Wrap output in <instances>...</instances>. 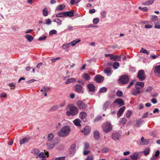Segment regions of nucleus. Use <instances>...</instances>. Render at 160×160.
I'll return each instance as SVG.
<instances>
[{"label": "nucleus", "instance_id": "nucleus-1", "mask_svg": "<svg viewBox=\"0 0 160 160\" xmlns=\"http://www.w3.org/2000/svg\"><path fill=\"white\" fill-rule=\"evenodd\" d=\"M71 131L70 127L68 126L62 127L58 132V136L62 137H65L68 136Z\"/></svg>", "mask_w": 160, "mask_h": 160}, {"label": "nucleus", "instance_id": "nucleus-2", "mask_svg": "<svg viewBox=\"0 0 160 160\" xmlns=\"http://www.w3.org/2000/svg\"><path fill=\"white\" fill-rule=\"evenodd\" d=\"M68 110L66 113L67 116H74L78 112V108L72 104H69L68 106Z\"/></svg>", "mask_w": 160, "mask_h": 160}, {"label": "nucleus", "instance_id": "nucleus-3", "mask_svg": "<svg viewBox=\"0 0 160 160\" xmlns=\"http://www.w3.org/2000/svg\"><path fill=\"white\" fill-rule=\"evenodd\" d=\"M102 128L104 132L107 133L112 131V126L110 122H107L102 125Z\"/></svg>", "mask_w": 160, "mask_h": 160}, {"label": "nucleus", "instance_id": "nucleus-4", "mask_svg": "<svg viewBox=\"0 0 160 160\" xmlns=\"http://www.w3.org/2000/svg\"><path fill=\"white\" fill-rule=\"evenodd\" d=\"M137 77L139 80L142 81L146 78L144 71L142 70H139L138 72Z\"/></svg>", "mask_w": 160, "mask_h": 160}, {"label": "nucleus", "instance_id": "nucleus-5", "mask_svg": "<svg viewBox=\"0 0 160 160\" xmlns=\"http://www.w3.org/2000/svg\"><path fill=\"white\" fill-rule=\"evenodd\" d=\"M118 80L122 84H126L128 82L129 80V78L128 76L126 75H123L119 78Z\"/></svg>", "mask_w": 160, "mask_h": 160}, {"label": "nucleus", "instance_id": "nucleus-6", "mask_svg": "<svg viewBox=\"0 0 160 160\" xmlns=\"http://www.w3.org/2000/svg\"><path fill=\"white\" fill-rule=\"evenodd\" d=\"M94 79L97 82L101 83L103 81L104 78L100 75H97L95 76Z\"/></svg>", "mask_w": 160, "mask_h": 160}, {"label": "nucleus", "instance_id": "nucleus-7", "mask_svg": "<svg viewBox=\"0 0 160 160\" xmlns=\"http://www.w3.org/2000/svg\"><path fill=\"white\" fill-rule=\"evenodd\" d=\"M139 154V152H135L130 156V158L132 160H137L138 159Z\"/></svg>", "mask_w": 160, "mask_h": 160}, {"label": "nucleus", "instance_id": "nucleus-8", "mask_svg": "<svg viewBox=\"0 0 160 160\" xmlns=\"http://www.w3.org/2000/svg\"><path fill=\"white\" fill-rule=\"evenodd\" d=\"M74 89L77 92L80 93L82 90V87L80 84H77L74 86Z\"/></svg>", "mask_w": 160, "mask_h": 160}, {"label": "nucleus", "instance_id": "nucleus-9", "mask_svg": "<svg viewBox=\"0 0 160 160\" xmlns=\"http://www.w3.org/2000/svg\"><path fill=\"white\" fill-rule=\"evenodd\" d=\"M77 104V106L80 108L84 109L86 107V105L82 101H78Z\"/></svg>", "mask_w": 160, "mask_h": 160}, {"label": "nucleus", "instance_id": "nucleus-10", "mask_svg": "<svg viewBox=\"0 0 160 160\" xmlns=\"http://www.w3.org/2000/svg\"><path fill=\"white\" fill-rule=\"evenodd\" d=\"M87 87L90 92H93L95 90V86L92 83L88 84L87 85Z\"/></svg>", "mask_w": 160, "mask_h": 160}, {"label": "nucleus", "instance_id": "nucleus-11", "mask_svg": "<svg viewBox=\"0 0 160 160\" xmlns=\"http://www.w3.org/2000/svg\"><path fill=\"white\" fill-rule=\"evenodd\" d=\"M154 72L155 75L158 74L157 75V76L160 77V76L159 75L160 74V65H158L155 67Z\"/></svg>", "mask_w": 160, "mask_h": 160}, {"label": "nucleus", "instance_id": "nucleus-12", "mask_svg": "<svg viewBox=\"0 0 160 160\" xmlns=\"http://www.w3.org/2000/svg\"><path fill=\"white\" fill-rule=\"evenodd\" d=\"M47 144L48 148L49 149H52L55 146V143L53 141H49Z\"/></svg>", "mask_w": 160, "mask_h": 160}, {"label": "nucleus", "instance_id": "nucleus-13", "mask_svg": "<svg viewBox=\"0 0 160 160\" xmlns=\"http://www.w3.org/2000/svg\"><path fill=\"white\" fill-rule=\"evenodd\" d=\"M90 130L91 129L90 127L88 126H87L84 128L83 130H82L81 131L82 132H84L85 135H87L90 133Z\"/></svg>", "mask_w": 160, "mask_h": 160}, {"label": "nucleus", "instance_id": "nucleus-14", "mask_svg": "<svg viewBox=\"0 0 160 160\" xmlns=\"http://www.w3.org/2000/svg\"><path fill=\"white\" fill-rule=\"evenodd\" d=\"M74 10H71L68 12H64V14L65 17H72L74 16Z\"/></svg>", "mask_w": 160, "mask_h": 160}, {"label": "nucleus", "instance_id": "nucleus-15", "mask_svg": "<svg viewBox=\"0 0 160 160\" xmlns=\"http://www.w3.org/2000/svg\"><path fill=\"white\" fill-rule=\"evenodd\" d=\"M125 109V107L123 106L120 108L117 112V115L118 117L119 118Z\"/></svg>", "mask_w": 160, "mask_h": 160}, {"label": "nucleus", "instance_id": "nucleus-16", "mask_svg": "<svg viewBox=\"0 0 160 160\" xmlns=\"http://www.w3.org/2000/svg\"><path fill=\"white\" fill-rule=\"evenodd\" d=\"M103 72L105 73L108 76L110 75L112 73L111 68L109 67H108L106 69H104L103 70Z\"/></svg>", "mask_w": 160, "mask_h": 160}, {"label": "nucleus", "instance_id": "nucleus-17", "mask_svg": "<svg viewBox=\"0 0 160 160\" xmlns=\"http://www.w3.org/2000/svg\"><path fill=\"white\" fill-rule=\"evenodd\" d=\"M93 136L96 140H98L100 138V133L97 130L95 131L94 132Z\"/></svg>", "mask_w": 160, "mask_h": 160}, {"label": "nucleus", "instance_id": "nucleus-18", "mask_svg": "<svg viewBox=\"0 0 160 160\" xmlns=\"http://www.w3.org/2000/svg\"><path fill=\"white\" fill-rule=\"evenodd\" d=\"M69 152L70 156H72L76 152V149L75 147L74 146H72L69 149Z\"/></svg>", "mask_w": 160, "mask_h": 160}, {"label": "nucleus", "instance_id": "nucleus-19", "mask_svg": "<svg viewBox=\"0 0 160 160\" xmlns=\"http://www.w3.org/2000/svg\"><path fill=\"white\" fill-rule=\"evenodd\" d=\"M120 137V135L118 133H114L112 135V139L115 140H118Z\"/></svg>", "mask_w": 160, "mask_h": 160}, {"label": "nucleus", "instance_id": "nucleus-20", "mask_svg": "<svg viewBox=\"0 0 160 160\" xmlns=\"http://www.w3.org/2000/svg\"><path fill=\"white\" fill-rule=\"evenodd\" d=\"M73 122L76 126H77L81 127V124L80 123L81 121L79 119H76L73 121Z\"/></svg>", "mask_w": 160, "mask_h": 160}, {"label": "nucleus", "instance_id": "nucleus-21", "mask_svg": "<svg viewBox=\"0 0 160 160\" xmlns=\"http://www.w3.org/2000/svg\"><path fill=\"white\" fill-rule=\"evenodd\" d=\"M82 78L86 81H88L90 79L89 75L87 73H84L82 75Z\"/></svg>", "mask_w": 160, "mask_h": 160}, {"label": "nucleus", "instance_id": "nucleus-22", "mask_svg": "<svg viewBox=\"0 0 160 160\" xmlns=\"http://www.w3.org/2000/svg\"><path fill=\"white\" fill-rule=\"evenodd\" d=\"M29 140L30 138H24L21 139L19 141L21 145H22L23 143L28 142L29 141Z\"/></svg>", "mask_w": 160, "mask_h": 160}, {"label": "nucleus", "instance_id": "nucleus-23", "mask_svg": "<svg viewBox=\"0 0 160 160\" xmlns=\"http://www.w3.org/2000/svg\"><path fill=\"white\" fill-rule=\"evenodd\" d=\"M76 79L75 78H71L68 79L66 82L65 84H67L72 82H76Z\"/></svg>", "mask_w": 160, "mask_h": 160}, {"label": "nucleus", "instance_id": "nucleus-24", "mask_svg": "<svg viewBox=\"0 0 160 160\" xmlns=\"http://www.w3.org/2000/svg\"><path fill=\"white\" fill-rule=\"evenodd\" d=\"M65 7V5L64 4H59L57 7L56 10L58 11H62L63 10Z\"/></svg>", "mask_w": 160, "mask_h": 160}, {"label": "nucleus", "instance_id": "nucleus-25", "mask_svg": "<svg viewBox=\"0 0 160 160\" xmlns=\"http://www.w3.org/2000/svg\"><path fill=\"white\" fill-rule=\"evenodd\" d=\"M25 38L29 42H32L34 39V38L32 36L29 34H27L25 35Z\"/></svg>", "mask_w": 160, "mask_h": 160}, {"label": "nucleus", "instance_id": "nucleus-26", "mask_svg": "<svg viewBox=\"0 0 160 160\" xmlns=\"http://www.w3.org/2000/svg\"><path fill=\"white\" fill-rule=\"evenodd\" d=\"M87 116V114L85 112H81L80 113V118L82 119L85 118Z\"/></svg>", "mask_w": 160, "mask_h": 160}, {"label": "nucleus", "instance_id": "nucleus-27", "mask_svg": "<svg viewBox=\"0 0 160 160\" xmlns=\"http://www.w3.org/2000/svg\"><path fill=\"white\" fill-rule=\"evenodd\" d=\"M54 134L52 133H50L48 134L47 137V138L48 141H51L54 138Z\"/></svg>", "mask_w": 160, "mask_h": 160}, {"label": "nucleus", "instance_id": "nucleus-28", "mask_svg": "<svg viewBox=\"0 0 160 160\" xmlns=\"http://www.w3.org/2000/svg\"><path fill=\"white\" fill-rule=\"evenodd\" d=\"M81 39H76L75 40L70 43L72 46H74L77 43L80 42L81 41Z\"/></svg>", "mask_w": 160, "mask_h": 160}, {"label": "nucleus", "instance_id": "nucleus-29", "mask_svg": "<svg viewBox=\"0 0 160 160\" xmlns=\"http://www.w3.org/2000/svg\"><path fill=\"white\" fill-rule=\"evenodd\" d=\"M114 103H117L119 107L123 105L124 104V101H115Z\"/></svg>", "mask_w": 160, "mask_h": 160}, {"label": "nucleus", "instance_id": "nucleus-30", "mask_svg": "<svg viewBox=\"0 0 160 160\" xmlns=\"http://www.w3.org/2000/svg\"><path fill=\"white\" fill-rule=\"evenodd\" d=\"M45 157V156L44 155V153L43 152L39 153L36 157L37 158H44Z\"/></svg>", "mask_w": 160, "mask_h": 160}, {"label": "nucleus", "instance_id": "nucleus-31", "mask_svg": "<svg viewBox=\"0 0 160 160\" xmlns=\"http://www.w3.org/2000/svg\"><path fill=\"white\" fill-rule=\"evenodd\" d=\"M154 2L153 0H148V1L145 2H143L142 4L143 5H151Z\"/></svg>", "mask_w": 160, "mask_h": 160}, {"label": "nucleus", "instance_id": "nucleus-32", "mask_svg": "<svg viewBox=\"0 0 160 160\" xmlns=\"http://www.w3.org/2000/svg\"><path fill=\"white\" fill-rule=\"evenodd\" d=\"M150 152V149L149 148H147L145 149L143 152V153L145 156L148 155Z\"/></svg>", "mask_w": 160, "mask_h": 160}, {"label": "nucleus", "instance_id": "nucleus-33", "mask_svg": "<svg viewBox=\"0 0 160 160\" xmlns=\"http://www.w3.org/2000/svg\"><path fill=\"white\" fill-rule=\"evenodd\" d=\"M159 150L155 152L154 156H153L151 158V160H154V159H156V157H158L159 156Z\"/></svg>", "mask_w": 160, "mask_h": 160}, {"label": "nucleus", "instance_id": "nucleus-34", "mask_svg": "<svg viewBox=\"0 0 160 160\" xmlns=\"http://www.w3.org/2000/svg\"><path fill=\"white\" fill-rule=\"evenodd\" d=\"M119 66V63L118 62H115L113 63L112 67L114 69H117Z\"/></svg>", "mask_w": 160, "mask_h": 160}, {"label": "nucleus", "instance_id": "nucleus-35", "mask_svg": "<svg viewBox=\"0 0 160 160\" xmlns=\"http://www.w3.org/2000/svg\"><path fill=\"white\" fill-rule=\"evenodd\" d=\"M143 121L141 119L136 121L135 125L137 127H140V125L142 122Z\"/></svg>", "mask_w": 160, "mask_h": 160}, {"label": "nucleus", "instance_id": "nucleus-36", "mask_svg": "<svg viewBox=\"0 0 160 160\" xmlns=\"http://www.w3.org/2000/svg\"><path fill=\"white\" fill-rule=\"evenodd\" d=\"M141 142H140L141 145H146L148 143L146 140H145L143 137H142L141 138Z\"/></svg>", "mask_w": 160, "mask_h": 160}, {"label": "nucleus", "instance_id": "nucleus-37", "mask_svg": "<svg viewBox=\"0 0 160 160\" xmlns=\"http://www.w3.org/2000/svg\"><path fill=\"white\" fill-rule=\"evenodd\" d=\"M158 17L156 16H153L152 15L151 16V20L154 22V23L155 22H156V21L158 20Z\"/></svg>", "mask_w": 160, "mask_h": 160}, {"label": "nucleus", "instance_id": "nucleus-38", "mask_svg": "<svg viewBox=\"0 0 160 160\" xmlns=\"http://www.w3.org/2000/svg\"><path fill=\"white\" fill-rule=\"evenodd\" d=\"M43 14L44 16H47L48 15V9L47 8H44L42 11Z\"/></svg>", "mask_w": 160, "mask_h": 160}, {"label": "nucleus", "instance_id": "nucleus-39", "mask_svg": "<svg viewBox=\"0 0 160 160\" xmlns=\"http://www.w3.org/2000/svg\"><path fill=\"white\" fill-rule=\"evenodd\" d=\"M121 57L120 56H114V61H120L121 60Z\"/></svg>", "mask_w": 160, "mask_h": 160}, {"label": "nucleus", "instance_id": "nucleus-40", "mask_svg": "<svg viewBox=\"0 0 160 160\" xmlns=\"http://www.w3.org/2000/svg\"><path fill=\"white\" fill-rule=\"evenodd\" d=\"M135 85H137L138 86H139L140 87H141V88H143L144 86V82H137Z\"/></svg>", "mask_w": 160, "mask_h": 160}, {"label": "nucleus", "instance_id": "nucleus-41", "mask_svg": "<svg viewBox=\"0 0 160 160\" xmlns=\"http://www.w3.org/2000/svg\"><path fill=\"white\" fill-rule=\"evenodd\" d=\"M140 52L146 54L147 55L149 54V52H148L146 49L143 48H142L141 49L140 51Z\"/></svg>", "mask_w": 160, "mask_h": 160}, {"label": "nucleus", "instance_id": "nucleus-42", "mask_svg": "<svg viewBox=\"0 0 160 160\" xmlns=\"http://www.w3.org/2000/svg\"><path fill=\"white\" fill-rule=\"evenodd\" d=\"M64 14V12H62L60 13L57 14L56 15V16L58 18H63L65 17Z\"/></svg>", "mask_w": 160, "mask_h": 160}, {"label": "nucleus", "instance_id": "nucleus-43", "mask_svg": "<svg viewBox=\"0 0 160 160\" xmlns=\"http://www.w3.org/2000/svg\"><path fill=\"white\" fill-rule=\"evenodd\" d=\"M132 112L130 110L127 111L126 113V117L127 118H129L132 113Z\"/></svg>", "mask_w": 160, "mask_h": 160}, {"label": "nucleus", "instance_id": "nucleus-44", "mask_svg": "<svg viewBox=\"0 0 160 160\" xmlns=\"http://www.w3.org/2000/svg\"><path fill=\"white\" fill-rule=\"evenodd\" d=\"M53 22H56L59 25L62 24L61 21L58 18H56L53 20Z\"/></svg>", "mask_w": 160, "mask_h": 160}, {"label": "nucleus", "instance_id": "nucleus-45", "mask_svg": "<svg viewBox=\"0 0 160 160\" xmlns=\"http://www.w3.org/2000/svg\"><path fill=\"white\" fill-rule=\"evenodd\" d=\"M39 151L38 149H35L32 151V152L33 154L36 155V156L39 153Z\"/></svg>", "mask_w": 160, "mask_h": 160}, {"label": "nucleus", "instance_id": "nucleus-46", "mask_svg": "<svg viewBox=\"0 0 160 160\" xmlns=\"http://www.w3.org/2000/svg\"><path fill=\"white\" fill-rule=\"evenodd\" d=\"M70 44V43H68L63 44L62 45L63 48L64 49H66L69 48Z\"/></svg>", "mask_w": 160, "mask_h": 160}, {"label": "nucleus", "instance_id": "nucleus-47", "mask_svg": "<svg viewBox=\"0 0 160 160\" xmlns=\"http://www.w3.org/2000/svg\"><path fill=\"white\" fill-rule=\"evenodd\" d=\"M140 93V91L139 90H134L132 92L133 95H137L138 94Z\"/></svg>", "mask_w": 160, "mask_h": 160}, {"label": "nucleus", "instance_id": "nucleus-48", "mask_svg": "<svg viewBox=\"0 0 160 160\" xmlns=\"http://www.w3.org/2000/svg\"><path fill=\"white\" fill-rule=\"evenodd\" d=\"M153 89V88L151 86H148L146 89L145 91L146 92H150Z\"/></svg>", "mask_w": 160, "mask_h": 160}, {"label": "nucleus", "instance_id": "nucleus-49", "mask_svg": "<svg viewBox=\"0 0 160 160\" xmlns=\"http://www.w3.org/2000/svg\"><path fill=\"white\" fill-rule=\"evenodd\" d=\"M107 90V89L105 87L102 88L100 90L101 93H104L106 92Z\"/></svg>", "mask_w": 160, "mask_h": 160}, {"label": "nucleus", "instance_id": "nucleus-50", "mask_svg": "<svg viewBox=\"0 0 160 160\" xmlns=\"http://www.w3.org/2000/svg\"><path fill=\"white\" fill-rule=\"evenodd\" d=\"M101 14L102 17L103 18H104L106 17V12L105 11H102L101 13Z\"/></svg>", "mask_w": 160, "mask_h": 160}, {"label": "nucleus", "instance_id": "nucleus-51", "mask_svg": "<svg viewBox=\"0 0 160 160\" xmlns=\"http://www.w3.org/2000/svg\"><path fill=\"white\" fill-rule=\"evenodd\" d=\"M89 148V145L88 143L86 142L84 144V149L87 150Z\"/></svg>", "mask_w": 160, "mask_h": 160}, {"label": "nucleus", "instance_id": "nucleus-52", "mask_svg": "<svg viewBox=\"0 0 160 160\" xmlns=\"http://www.w3.org/2000/svg\"><path fill=\"white\" fill-rule=\"evenodd\" d=\"M99 19L98 18H95L93 19V22L94 24H97L99 22Z\"/></svg>", "mask_w": 160, "mask_h": 160}, {"label": "nucleus", "instance_id": "nucleus-53", "mask_svg": "<svg viewBox=\"0 0 160 160\" xmlns=\"http://www.w3.org/2000/svg\"><path fill=\"white\" fill-rule=\"evenodd\" d=\"M127 122V119L125 118H122V120L120 122V123L122 124H125Z\"/></svg>", "mask_w": 160, "mask_h": 160}, {"label": "nucleus", "instance_id": "nucleus-54", "mask_svg": "<svg viewBox=\"0 0 160 160\" xmlns=\"http://www.w3.org/2000/svg\"><path fill=\"white\" fill-rule=\"evenodd\" d=\"M116 94L117 96L118 97H121L122 95V92L121 91L118 90L117 91Z\"/></svg>", "mask_w": 160, "mask_h": 160}, {"label": "nucleus", "instance_id": "nucleus-55", "mask_svg": "<svg viewBox=\"0 0 160 160\" xmlns=\"http://www.w3.org/2000/svg\"><path fill=\"white\" fill-rule=\"evenodd\" d=\"M57 32V31L56 30H51L49 32V35H52L54 34H55Z\"/></svg>", "mask_w": 160, "mask_h": 160}, {"label": "nucleus", "instance_id": "nucleus-56", "mask_svg": "<svg viewBox=\"0 0 160 160\" xmlns=\"http://www.w3.org/2000/svg\"><path fill=\"white\" fill-rule=\"evenodd\" d=\"M93 159V156L92 155L88 156L85 160H92Z\"/></svg>", "mask_w": 160, "mask_h": 160}, {"label": "nucleus", "instance_id": "nucleus-57", "mask_svg": "<svg viewBox=\"0 0 160 160\" xmlns=\"http://www.w3.org/2000/svg\"><path fill=\"white\" fill-rule=\"evenodd\" d=\"M58 108V107L57 105H55L52 107L50 109V110L51 111H55Z\"/></svg>", "mask_w": 160, "mask_h": 160}, {"label": "nucleus", "instance_id": "nucleus-58", "mask_svg": "<svg viewBox=\"0 0 160 160\" xmlns=\"http://www.w3.org/2000/svg\"><path fill=\"white\" fill-rule=\"evenodd\" d=\"M109 104V103L108 102H106L103 105V109L106 110V108L108 106Z\"/></svg>", "mask_w": 160, "mask_h": 160}, {"label": "nucleus", "instance_id": "nucleus-59", "mask_svg": "<svg viewBox=\"0 0 160 160\" xmlns=\"http://www.w3.org/2000/svg\"><path fill=\"white\" fill-rule=\"evenodd\" d=\"M139 8L142 10L143 11H147L148 10V8L146 7H143V8L141 7H139Z\"/></svg>", "mask_w": 160, "mask_h": 160}, {"label": "nucleus", "instance_id": "nucleus-60", "mask_svg": "<svg viewBox=\"0 0 160 160\" xmlns=\"http://www.w3.org/2000/svg\"><path fill=\"white\" fill-rule=\"evenodd\" d=\"M65 158L64 157H60L56 158L54 160H64Z\"/></svg>", "mask_w": 160, "mask_h": 160}, {"label": "nucleus", "instance_id": "nucleus-61", "mask_svg": "<svg viewBox=\"0 0 160 160\" xmlns=\"http://www.w3.org/2000/svg\"><path fill=\"white\" fill-rule=\"evenodd\" d=\"M46 38H47L46 36H44L43 37H39V39H38V40L40 41H43V40H45L46 39Z\"/></svg>", "mask_w": 160, "mask_h": 160}, {"label": "nucleus", "instance_id": "nucleus-62", "mask_svg": "<svg viewBox=\"0 0 160 160\" xmlns=\"http://www.w3.org/2000/svg\"><path fill=\"white\" fill-rule=\"evenodd\" d=\"M7 96V94L5 92H2L0 94V97L2 98V97H6Z\"/></svg>", "mask_w": 160, "mask_h": 160}, {"label": "nucleus", "instance_id": "nucleus-63", "mask_svg": "<svg viewBox=\"0 0 160 160\" xmlns=\"http://www.w3.org/2000/svg\"><path fill=\"white\" fill-rule=\"evenodd\" d=\"M61 58L60 57H58L54 58L52 59H51V61L52 62H55L57 60H58L59 59H60Z\"/></svg>", "mask_w": 160, "mask_h": 160}, {"label": "nucleus", "instance_id": "nucleus-64", "mask_svg": "<svg viewBox=\"0 0 160 160\" xmlns=\"http://www.w3.org/2000/svg\"><path fill=\"white\" fill-rule=\"evenodd\" d=\"M108 149L107 148H104L102 149V151L104 153H107L108 151Z\"/></svg>", "mask_w": 160, "mask_h": 160}]
</instances>
